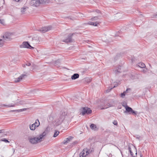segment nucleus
Returning <instances> with one entry per match:
<instances>
[{"label": "nucleus", "instance_id": "7c9ffc66", "mask_svg": "<svg viewBox=\"0 0 157 157\" xmlns=\"http://www.w3.org/2000/svg\"><path fill=\"white\" fill-rule=\"evenodd\" d=\"M26 65L28 66H30L31 65V63H28L26 64H25L23 65L22 66L23 67H25Z\"/></svg>", "mask_w": 157, "mask_h": 157}, {"label": "nucleus", "instance_id": "412c9836", "mask_svg": "<svg viewBox=\"0 0 157 157\" xmlns=\"http://www.w3.org/2000/svg\"><path fill=\"white\" fill-rule=\"evenodd\" d=\"M27 109L26 108H24L21 109H17V110H12L11 111L12 112H21L23 111H25Z\"/></svg>", "mask_w": 157, "mask_h": 157}, {"label": "nucleus", "instance_id": "72a5a7b5", "mask_svg": "<svg viewBox=\"0 0 157 157\" xmlns=\"http://www.w3.org/2000/svg\"><path fill=\"white\" fill-rule=\"evenodd\" d=\"M0 23L4 25V20L3 19H0Z\"/></svg>", "mask_w": 157, "mask_h": 157}, {"label": "nucleus", "instance_id": "c9c22d12", "mask_svg": "<svg viewBox=\"0 0 157 157\" xmlns=\"http://www.w3.org/2000/svg\"><path fill=\"white\" fill-rule=\"evenodd\" d=\"M85 153V155L86 156L89 154V152L86 150H84Z\"/></svg>", "mask_w": 157, "mask_h": 157}, {"label": "nucleus", "instance_id": "9b49d317", "mask_svg": "<svg viewBox=\"0 0 157 157\" xmlns=\"http://www.w3.org/2000/svg\"><path fill=\"white\" fill-rule=\"evenodd\" d=\"M128 149L130 152V153L131 154V155L133 157H136L137 156V152L136 149H134V151H135V152L136 153L135 154H134L133 153V152L132 151L131 148L130 147H128Z\"/></svg>", "mask_w": 157, "mask_h": 157}, {"label": "nucleus", "instance_id": "f257e3e1", "mask_svg": "<svg viewBox=\"0 0 157 157\" xmlns=\"http://www.w3.org/2000/svg\"><path fill=\"white\" fill-rule=\"evenodd\" d=\"M46 132L44 131L42 133L36 137L33 138L30 137H29L28 140L31 144H36L41 142L42 140L43 137L46 136Z\"/></svg>", "mask_w": 157, "mask_h": 157}, {"label": "nucleus", "instance_id": "393cba45", "mask_svg": "<svg viewBox=\"0 0 157 157\" xmlns=\"http://www.w3.org/2000/svg\"><path fill=\"white\" fill-rule=\"evenodd\" d=\"M118 86V84L117 83H115L114 86L112 88H109V90L108 89L106 90V92H109L113 88L115 87Z\"/></svg>", "mask_w": 157, "mask_h": 157}, {"label": "nucleus", "instance_id": "20e7f679", "mask_svg": "<svg viewBox=\"0 0 157 157\" xmlns=\"http://www.w3.org/2000/svg\"><path fill=\"white\" fill-rule=\"evenodd\" d=\"M20 47L21 48H26L33 49L34 48L32 47L27 42H24L22 44L20 45Z\"/></svg>", "mask_w": 157, "mask_h": 157}, {"label": "nucleus", "instance_id": "a18cd8bd", "mask_svg": "<svg viewBox=\"0 0 157 157\" xmlns=\"http://www.w3.org/2000/svg\"><path fill=\"white\" fill-rule=\"evenodd\" d=\"M98 12H99V10H98Z\"/></svg>", "mask_w": 157, "mask_h": 157}, {"label": "nucleus", "instance_id": "4468645a", "mask_svg": "<svg viewBox=\"0 0 157 157\" xmlns=\"http://www.w3.org/2000/svg\"><path fill=\"white\" fill-rule=\"evenodd\" d=\"M88 24L92 25L94 26H97L98 24H99V23L98 22L96 21L95 22H93L89 21L88 22Z\"/></svg>", "mask_w": 157, "mask_h": 157}, {"label": "nucleus", "instance_id": "a878e982", "mask_svg": "<svg viewBox=\"0 0 157 157\" xmlns=\"http://www.w3.org/2000/svg\"><path fill=\"white\" fill-rule=\"evenodd\" d=\"M85 153L84 150L81 152L80 154V157H85Z\"/></svg>", "mask_w": 157, "mask_h": 157}, {"label": "nucleus", "instance_id": "f8f14e48", "mask_svg": "<svg viewBox=\"0 0 157 157\" xmlns=\"http://www.w3.org/2000/svg\"><path fill=\"white\" fill-rule=\"evenodd\" d=\"M26 76V75H21L19 77L15 79V82H19L22 79L24 78L25 76Z\"/></svg>", "mask_w": 157, "mask_h": 157}, {"label": "nucleus", "instance_id": "ea45409f", "mask_svg": "<svg viewBox=\"0 0 157 157\" xmlns=\"http://www.w3.org/2000/svg\"><path fill=\"white\" fill-rule=\"evenodd\" d=\"M19 104H23V103H22V102L21 101L19 102Z\"/></svg>", "mask_w": 157, "mask_h": 157}, {"label": "nucleus", "instance_id": "4be33fe9", "mask_svg": "<svg viewBox=\"0 0 157 157\" xmlns=\"http://www.w3.org/2000/svg\"><path fill=\"white\" fill-rule=\"evenodd\" d=\"M33 124L37 128L40 125V123L39 120L37 119L36 120L35 122Z\"/></svg>", "mask_w": 157, "mask_h": 157}, {"label": "nucleus", "instance_id": "473e14b6", "mask_svg": "<svg viewBox=\"0 0 157 157\" xmlns=\"http://www.w3.org/2000/svg\"><path fill=\"white\" fill-rule=\"evenodd\" d=\"M113 124L115 125H117V121L114 120L113 122Z\"/></svg>", "mask_w": 157, "mask_h": 157}, {"label": "nucleus", "instance_id": "9d476101", "mask_svg": "<svg viewBox=\"0 0 157 157\" xmlns=\"http://www.w3.org/2000/svg\"><path fill=\"white\" fill-rule=\"evenodd\" d=\"M73 35V34H69L68 36V38L66 39L63 41V42L66 43H69L72 42V36Z\"/></svg>", "mask_w": 157, "mask_h": 157}, {"label": "nucleus", "instance_id": "a211bd4d", "mask_svg": "<svg viewBox=\"0 0 157 157\" xmlns=\"http://www.w3.org/2000/svg\"><path fill=\"white\" fill-rule=\"evenodd\" d=\"M72 138V137L71 136H70L69 137L67 138L66 139V140H65L64 142H63V144H65L68 142H69L71 140Z\"/></svg>", "mask_w": 157, "mask_h": 157}, {"label": "nucleus", "instance_id": "cd10ccee", "mask_svg": "<svg viewBox=\"0 0 157 157\" xmlns=\"http://www.w3.org/2000/svg\"><path fill=\"white\" fill-rule=\"evenodd\" d=\"M138 66L142 68H144L145 67V64L142 63H139L138 64Z\"/></svg>", "mask_w": 157, "mask_h": 157}, {"label": "nucleus", "instance_id": "7ed1b4c3", "mask_svg": "<svg viewBox=\"0 0 157 157\" xmlns=\"http://www.w3.org/2000/svg\"><path fill=\"white\" fill-rule=\"evenodd\" d=\"M123 106L125 107L126 109L124 113H128L129 114L132 113L135 115L137 114V112L134 111L131 108L128 107L127 105L125 106L123 105Z\"/></svg>", "mask_w": 157, "mask_h": 157}, {"label": "nucleus", "instance_id": "c85d7f7f", "mask_svg": "<svg viewBox=\"0 0 157 157\" xmlns=\"http://www.w3.org/2000/svg\"><path fill=\"white\" fill-rule=\"evenodd\" d=\"M59 132L58 131H56L54 134L53 137H56L59 135Z\"/></svg>", "mask_w": 157, "mask_h": 157}, {"label": "nucleus", "instance_id": "e433bc0d", "mask_svg": "<svg viewBox=\"0 0 157 157\" xmlns=\"http://www.w3.org/2000/svg\"><path fill=\"white\" fill-rule=\"evenodd\" d=\"M4 132V130H0V133H3Z\"/></svg>", "mask_w": 157, "mask_h": 157}, {"label": "nucleus", "instance_id": "2f4dec72", "mask_svg": "<svg viewBox=\"0 0 157 157\" xmlns=\"http://www.w3.org/2000/svg\"><path fill=\"white\" fill-rule=\"evenodd\" d=\"M112 106V105H111L109 104L108 107H106V106H105L104 107H102V108H101V109H107L108 107H111V106Z\"/></svg>", "mask_w": 157, "mask_h": 157}, {"label": "nucleus", "instance_id": "2eb2a0df", "mask_svg": "<svg viewBox=\"0 0 157 157\" xmlns=\"http://www.w3.org/2000/svg\"><path fill=\"white\" fill-rule=\"evenodd\" d=\"M131 89L130 88H128L126 89L125 91H124L121 94V97L122 98H124V96L126 94V91H131Z\"/></svg>", "mask_w": 157, "mask_h": 157}, {"label": "nucleus", "instance_id": "aec40b11", "mask_svg": "<svg viewBox=\"0 0 157 157\" xmlns=\"http://www.w3.org/2000/svg\"><path fill=\"white\" fill-rule=\"evenodd\" d=\"M36 128L35 125H34L33 124H30L29 125L30 129L32 131H34Z\"/></svg>", "mask_w": 157, "mask_h": 157}, {"label": "nucleus", "instance_id": "c756f323", "mask_svg": "<svg viewBox=\"0 0 157 157\" xmlns=\"http://www.w3.org/2000/svg\"><path fill=\"white\" fill-rule=\"evenodd\" d=\"M1 141H2L6 143H10V141H9L8 140H6L5 138H4L3 139H2L1 140Z\"/></svg>", "mask_w": 157, "mask_h": 157}, {"label": "nucleus", "instance_id": "5701e85b", "mask_svg": "<svg viewBox=\"0 0 157 157\" xmlns=\"http://www.w3.org/2000/svg\"><path fill=\"white\" fill-rule=\"evenodd\" d=\"M28 7H24L21 8V12L22 14H24L25 13V12L26 11Z\"/></svg>", "mask_w": 157, "mask_h": 157}, {"label": "nucleus", "instance_id": "37998d69", "mask_svg": "<svg viewBox=\"0 0 157 157\" xmlns=\"http://www.w3.org/2000/svg\"><path fill=\"white\" fill-rule=\"evenodd\" d=\"M157 16V14H156V15L155 16Z\"/></svg>", "mask_w": 157, "mask_h": 157}, {"label": "nucleus", "instance_id": "f704fd0d", "mask_svg": "<svg viewBox=\"0 0 157 157\" xmlns=\"http://www.w3.org/2000/svg\"><path fill=\"white\" fill-rule=\"evenodd\" d=\"M98 19V17H95L94 18H92V20H97Z\"/></svg>", "mask_w": 157, "mask_h": 157}, {"label": "nucleus", "instance_id": "f3484780", "mask_svg": "<svg viewBox=\"0 0 157 157\" xmlns=\"http://www.w3.org/2000/svg\"><path fill=\"white\" fill-rule=\"evenodd\" d=\"M41 4H45L49 2L50 0H39Z\"/></svg>", "mask_w": 157, "mask_h": 157}, {"label": "nucleus", "instance_id": "58836bf2", "mask_svg": "<svg viewBox=\"0 0 157 157\" xmlns=\"http://www.w3.org/2000/svg\"><path fill=\"white\" fill-rule=\"evenodd\" d=\"M143 72H144V73H145V72H146V71H145V70H143Z\"/></svg>", "mask_w": 157, "mask_h": 157}, {"label": "nucleus", "instance_id": "b1692460", "mask_svg": "<svg viewBox=\"0 0 157 157\" xmlns=\"http://www.w3.org/2000/svg\"><path fill=\"white\" fill-rule=\"evenodd\" d=\"M90 128L92 129L96 130L98 129L96 125L94 124H92L90 125Z\"/></svg>", "mask_w": 157, "mask_h": 157}, {"label": "nucleus", "instance_id": "bb28decb", "mask_svg": "<svg viewBox=\"0 0 157 157\" xmlns=\"http://www.w3.org/2000/svg\"><path fill=\"white\" fill-rule=\"evenodd\" d=\"M6 41L4 39L3 40L2 39H0V46L2 47V46L4 44V42Z\"/></svg>", "mask_w": 157, "mask_h": 157}, {"label": "nucleus", "instance_id": "39448f33", "mask_svg": "<svg viewBox=\"0 0 157 157\" xmlns=\"http://www.w3.org/2000/svg\"><path fill=\"white\" fill-rule=\"evenodd\" d=\"M91 112L90 108L84 107L83 108L81 113L82 115H84L85 114H90L91 113Z\"/></svg>", "mask_w": 157, "mask_h": 157}, {"label": "nucleus", "instance_id": "79ce46f5", "mask_svg": "<svg viewBox=\"0 0 157 157\" xmlns=\"http://www.w3.org/2000/svg\"><path fill=\"white\" fill-rule=\"evenodd\" d=\"M129 91H129H126V93H128V91Z\"/></svg>", "mask_w": 157, "mask_h": 157}, {"label": "nucleus", "instance_id": "423d86ee", "mask_svg": "<svg viewBox=\"0 0 157 157\" xmlns=\"http://www.w3.org/2000/svg\"><path fill=\"white\" fill-rule=\"evenodd\" d=\"M30 3L31 6L35 7L38 6L41 4L39 0H32Z\"/></svg>", "mask_w": 157, "mask_h": 157}, {"label": "nucleus", "instance_id": "c03bdc74", "mask_svg": "<svg viewBox=\"0 0 157 157\" xmlns=\"http://www.w3.org/2000/svg\"><path fill=\"white\" fill-rule=\"evenodd\" d=\"M137 138V139H139V138H138V137H137V138Z\"/></svg>", "mask_w": 157, "mask_h": 157}, {"label": "nucleus", "instance_id": "0eeeda50", "mask_svg": "<svg viewBox=\"0 0 157 157\" xmlns=\"http://www.w3.org/2000/svg\"><path fill=\"white\" fill-rule=\"evenodd\" d=\"M12 35L13 34L11 33H6L3 36V38L5 40L7 41L10 39Z\"/></svg>", "mask_w": 157, "mask_h": 157}, {"label": "nucleus", "instance_id": "dca6fc26", "mask_svg": "<svg viewBox=\"0 0 157 157\" xmlns=\"http://www.w3.org/2000/svg\"><path fill=\"white\" fill-rule=\"evenodd\" d=\"M79 77V75L77 73L74 74L71 76V79L73 80L77 78H78Z\"/></svg>", "mask_w": 157, "mask_h": 157}, {"label": "nucleus", "instance_id": "ddd939ff", "mask_svg": "<svg viewBox=\"0 0 157 157\" xmlns=\"http://www.w3.org/2000/svg\"><path fill=\"white\" fill-rule=\"evenodd\" d=\"M32 39L33 44H37L40 42L39 37L37 36L33 37Z\"/></svg>", "mask_w": 157, "mask_h": 157}, {"label": "nucleus", "instance_id": "6ab92c4d", "mask_svg": "<svg viewBox=\"0 0 157 157\" xmlns=\"http://www.w3.org/2000/svg\"><path fill=\"white\" fill-rule=\"evenodd\" d=\"M121 66H119L117 69H116L114 71L115 73L116 74H118L121 72Z\"/></svg>", "mask_w": 157, "mask_h": 157}, {"label": "nucleus", "instance_id": "49530a36", "mask_svg": "<svg viewBox=\"0 0 157 157\" xmlns=\"http://www.w3.org/2000/svg\"><path fill=\"white\" fill-rule=\"evenodd\" d=\"M2 157H4V156H2Z\"/></svg>", "mask_w": 157, "mask_h": 157}, {"label": "nucleus", "instance_id": "1a4fd4ad", "mask_svg": "<svg viewBox=\"0 0 157 157\" xmlns=\"http://www.w3.org/2000/svg\"><path fill=\"white\" fill-rule=\"evenodd\" d=\"M51 28H52L51 26L42 27L39 30V31L41 32V33H45L48 31L50 30Z\"/></svg>", "mask_w": 157, "mask_h": 157}, {"label": "nucleus", "instance_id": "6e6552de", "mask_svg": "<svg viewBox=\"0 0 157 157\" xmlns=\"http://www.w3.org/2000/svg\"><path fill=\"white\" fill-rule=\"evenodd\" d=\"M17 102H15L14 101H13V103H12L11 104H10L8 105H0V107H6L7 108L11 107H14L16 105H17Z\"/></svg>", "mask_w": 157, "mask_h": 157}, {"label": "nucleus", "instance_id": "a19ab883", "mask_svg": "<svg viewBox=\"0 0 157 157\" xmlns=\"http://www.w3.org/2000/svg\"><path fill=\"white\" fill-rule=\"evenodd\" d=\"M140 157H144L142 155L140 154Z\"/></svg>", "mask_w": 157, "mask_h": 157}, {"label": "nucleus", "instance_id": "4c0bfd02", "mask_svg": "<svg viewBox=\"0 0 157 157\" xmlns=\"http://www.w3.org/2000/svg\"><path fill=\"white\" fill-rule=\"evenodd\" d=\"M87 81H89V82H90V79H87Z\"/></svg>", "mask_w": 157, "mask_h": 157}, {"label": "nucleus", "instance_id": "f03ea898", "mask_svg": "<svg viewBox=\"0 0 157 157\" xmlns=\"http://www.w3.org/2000/svg\"><path fill=\"white\" fill-rule=\"evenodd\" d=\"M70 120V117L67 115L65 113H62L60 116L59 117L56 121V124L58 125L61 124L63 122L67 123Z\"/></svg>", "mask_w": 157, "mask_h": 157}]
</instances>
